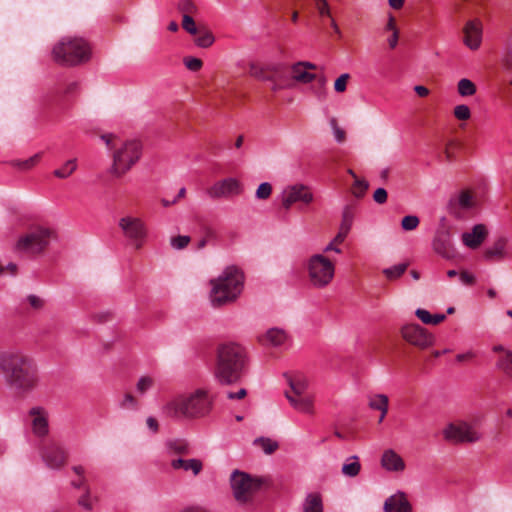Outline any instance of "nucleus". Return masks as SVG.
<instances>
[{
  "label": "nucleus",
  "instance_id": "1",
  "mask_svg": "<svg viewBox=\"0 0 512 512\" xmlns=\"http://www.w3.org/2000/svg\"><path fill=\"white\" fill-rule=\"evenodd\" d=\"M0 373L18 396L35 392L41 383V375L34 358L24 351L11 348L0 351Z\"/></svg>",
  "mask_w": 512,
  "mask_h": 512
},
{
  "label": "nucleus",
  "instance_id": "2",
  "mask_svg": "<svg viewBox=\"0 0 512 512\" xmlns=\"http://www.w3.org/2000/svg\"><path fill=\"white\" fill-rule=\"evenodd\" d=\"M213 397L206 388L177 393L160 408L161 414L172 420H194L208 416L213 409Z\"/></svg>",
  "mask_w": 512,
  "mask_h": 512
},
{
  "label": "nucleus",
  "instance_id": "3",
  "mask_svg": "<svg viewBox=\"0 0 512 512\" xmlns=\"http://www.w3.org/2000/svg\"><path fill=\"white\" fill-rule=\"evenodd\" d=\"M209 299L214 307L234 302L243 290V273L235 266L226 267L216 278L209 282Z\"/></svg>",
  "mask_w": 512,
  "mask_h": 512
},
{
  "label": "nucleus",
  "instance_id": "4",
  "mask_svg": "<svg viewBox=\"0 0 512 512\" xmlns=\"http://www.w3.org/2000/svg\"><path fill=\"white\" fill-rule=\"evenodd\" d=\"M101 139L109 149L113 150L111 173L116 177L125 175L142 156L143 146L137 139L117 142L113 134L102 135Z\"/></svg>",
  "mask_w": 512,
  "mask_h": 512
},
{
  "label": "nucleus",
  "instance_id": "5",
  "mask_svg": "<svg viewBox=\"0 0 512 512\" xmlns=\"http://www.w3.org/2000/svg\"><path fill=\"white\" fill-rule=\"evenodd\" d=\"M246 354L242 346L227 343L218 350L216 376L222 384L238 382L244 373Z\"/></svg>",
  "mask_w": 512,
  "mask_h": 512
},
{
  "label": "nucleus",
  "instance_id": "6",
  "mask_svg": "<svg viewBox=\"0 0 512 512\" xmlns=\"http://www.w3.org/2000/svg\"><path fill=\"white\" fill-rule=\"evenodd\" d=\"M52 55L61 65L75 66L90 59L91 48L83 38L63 37L54 45Z\"/></svg>",
  "mask_w": 512,
  "mask_h": 512
},
{
  "label": "nucleus",
  "instance_id": "7",
  "mask_svg": "<svg viewBox=\"0 0 512 512\" xmlns=\"http://www.w3.org/2000/svg\"><path fill=\"white\" fill-rule=\"evenodd\" d=\"M307 271L312 286L324 288L335 276V263L324 254H313L307 261Z\"/></svg>",
  "mask_w": 512,
  "mask_h": 512
},
{
  "label": "nucleus",
  "instance_id": "8",
  "mask_svg": "<svg viewBox=\"0 0 512 512\" xmlns=\"http://www.w3.org/2000/svg\"><path fill=\"white\" fill-rule=\"evenodd\" d=\"M54 238L55 233L52 229L36 226L18 239L15 249L19 252L38 254L44 251Z\"/></svg>",
  "mask_w": 512,
  "mask_h": 512
},
{
  "label": "nucleus",
  "instance_id": "9",
  "mask_svg": "<svg viewBox=\"0 0 512 512\" xmlns=\"http://www.w3.org/2000/svg\"><path fill=\"white\" fill-rule=\"evenodd\" d=\"M233 495L239 503L249 502L261 487V480L257 477L235 470L230 476Z\"/></svg>",
  "mask_w": 512,
  "mask_h": 512
},
{
  "label": "nucleus",
  "instance_id": "10",
  "mask_svg": "<svg viewBox=\"0 0 512 512\" xmlns=\"http://www.w3.org/2000/svg\"><path fill=\"white\" fill-rule=\"evenodd\" d=\"M444 439L452 443H475L481 439V433L475 425L466 421H455L447 424L443 430Z\"/></svg>",
  "mask_w": 512,
  "mask_h": 512
},
{
  "label": "nucleus",
  "instance_id": "11",
  "mask_svg": "<svg viewBox=\"0 0 512 512\" xmlns=\"http://www.w3.org/2000/svg\"><path fill=\"white\" fill-rule=\"evenodd\" d=\"M278 199L285 210H289L294 204L309 205L314 201V194L310 187L303 183L288 184L283 187Z\"/></svg>",
  "mask_w": 512,
  "mask_h": 512
},
{
  "label": "nucleus",
  "instance_id": "12",
  "mask_svg": "<svg viewBox=\"0 0 512 512\" xmlns=\"http://www.w3.org/2000/svg\"><path fill=\"white\" fill-rule=\"evenodd\" d=\"M119 227L135 249L143 247L148 236L146 224L138 217L126 216L119 220Z\"/></svg>",
  "mask_w": 512,
  "mask_h": 512
},
{
  "label": "nucleus",
  "instance_id": "13",
  "mask_svg": "<svg viewBox=\"0 0 512 512\" xmlns=\"http://www.w3.org/2000/svg\"><path fill=\"white\" fill-rule=\"evenodd\" d=\"M401 336L409 344L420 349L433 345L434 336L419 324H405L401 327Z\"/></svg>",
  "mask_w": 512,
  "mask_h": 512
},
{
  "label": "nucleus",
  "instance_id": "14",
  "mask_svg": "<svg viewBox=\"0 0 512 512\" xmlns=\"http://www.w3.org/2000/svg\"><path fill=\"white\" fill-rule=\"evenodd\" d=\"M242 192L243 185L234 177L219 180L207 190V194L212 199L229 198L240 195Z\"/></svg>",
  "mask_w": 512,
  "mask_h": 512
},
{
  "label": "nucleus",
  "instance_id": "15",
  "mask_svg": "<svg viewBox=\"0 0 512 512\" xmlns=\"http://www.w3.org/2000/svg\"><path fill=\"white\" fill-rule=\"evenodd\" d=\"M463 44L471 51H477L483 42V23L479 18L468 19L462 28Z\"/></svg>",
  "mask_w": 512,
  "mask_h": 512
},
{
  "label": "nucleus",
  "instance_id": "16",
  "mask_svg": "<svg viewBox=\"0 0 512 512\" xmlns=\"http://www.w3.org/2000/svg\"><path fill=\"white\" fill-rule=\"evenodd\" d=\"M45 465L53 470H58L66 463V453L55 443H50L43 447L41 452Z\"/></svg>",
  "mask_w": 512,
  "mask_h": 512
},
{
  "label": "nucleus",
  "instance_id": "17",
  "mask_svg": "<svg viewBox=\"0 0 512 512\" xmlns=\"http://www.w3.org/2000/svg\"><path fill=\"white\" fill-rule=\"evenodd\" d=\"M474 206L473 196L467 191H461L449 200L448 212L455 218H461L464 211L470 210Z\"/></svg>",
  "mask_w": 512,
  "mask_h": 512
},
{
  "label": "nucleus",
  "instance_id": "18",
  "mask_svg": "<svg viewBox=\"0 0 512 512\" xmlns=\"http://www.w3.org/2000/svg\"><path fill=\"white\" fill-rule=\"evenodd\" d=\"M33 433L38 437H44L49 432V413L42 406H35L29 410Z\"/></svg>",
  "mask_w": 512,
  "mask_h": 512
},
{
  "label": "nucleus",
  "instance_id": "19",
  "mask_svg": "<svg viewBox=\"0 0 512 512\" xmlns=\"http://www.w3.org/2000/svg\"><path fill=\"white\" fill-rule=\"evenodd\" d=\"M380 465L385 471L390 473H402L406 469L404 459L393 449L383 451Z\"/></svg>",
  "mask_w": 512,
  "mask_h": 512
},
{
  "label": "nucleus",
  "instance_id": "20",
  "mask_svg": "<svg viewBox=\"0 0 512 512\" xmlns=\"http://www.w3.org/2000/svg\"><path fill=\"white\" fill-rule=\"evenodd\" d=\"M488 235V230L484 224H476L471 231L464 232L461 235L462 243L469 249H477L481 246Z\"/></svg>",
  "mask_w": 512,
  "mask_h": 512
},
{
  "label": "nucleus",
  "instance_id": "21",
  "mask_svg": "<svg viewBox=\"0 0 512 512\" xmlns=\"http://www.w3.org/2000/svg\"><path fill=\"white\" fill-rule=\"evenodd\" d=\"M316 65L308 61H299L292 65L291 72L294 81L301 84H308L316 80V75L308 70H315Z\"/></svg>",
  "mask_w": 512,
  "mask_h": 512
},
{
  "label": "nucleus",
  "instance_id": "22",
  "mask_svg": "<svg viewBox=\"0 0 512 512\" xmlns=\"http://www.w3.org/2000/svg\"><path fill=\"white\" fill-rule=\"evenodd\" d=\"M291 406L298 412L312 415L314 413V397L308 393L299 396H292L291 393H285Z\"/></svg>",
  "mask_w": 512,
  "mask_h": 512
},
{
  "label": "nucleus",
  "instance_id": "23",
  "mask_svg": "<svg viewBox=\"0 0 512 512\" xmlns=\"http://www.w3.org/2000/svg\"><path fill=\"white\" fill-rule=\"evenodd\" d=\"M385 512H410L411 504L403 492H397L388 497L384 503Z\"/></svg>",
  "mask_w": 512,
  "mask_h": 512
},
{
  "label": "nucleus",
  "instance_id": "24",
  "mask_svg": "<svg viewBox=\"0 0 512 512\" xmlns=\"http://www.w3.org/2000/svg\"><path fill=\"white\" fill-rule=\"evenodd\" d=\"M287 339V334L283 329L270 328L259 338V341L264 346L280 347L286 344Z\"/></svg>",
  "mask_w": 512,
  "mask_h": 512
},
{
  "label": "nucleus",
  "instance_id": "25",
  "mask_svg": "<svg viewBox=\"0 0 512 512\" xmlns=\"http://www.w3.org/2000/svg\"><path fill=\"white\" fill-rule=\"evenodd\" d=\"M508 255V239L505 237L498 238L484 253V257L487 260L504 259Z\"/></svg>",
  "mask_w": 512,
  "mask_h": 512
},
{
  "label": "nucleus",
  "instance_id": "26",
  "mask_svg": "<svg viewBox=\"0 0 512 512\" xmlns=\"http://www.w3.org/2000/svg\"><path fill=\"white\" fill-rule=\"evenodd\" d=\"M171 467L174 470L182 469L185 472H192L194 476H197L203 469V463L201 460L196 458H177L171 461Z\"/></svg>",
  "mask_w": 512,
  "mask_h": 512
},
{
  "label": "nucleus",
  "instance_id": "27",
  "mask_svg": "<svg viewBox=\"0 0 512 512\" xmlns=\"http://www.w3.org/2000/svg\"><path fill=\"white\" fill-rule=\"evenodd\" d=\"M432 246L434 251L442 257L449 258L451 256V241L450 234L448 232L437 235Z\"/></svg>",
  "mask_w": 512,
  "mask_h": 512
},
{
  "label": "nucleus",
  "instance_id": "28",
  "mask_svg": "<svg viewBox=\"0 0 512 512\" xmlns=\"http://www.w3.org/2000/svg\"><path fill=\"white\" fill-rule=\"evenodd\" d=\"M290 391L292 396L306 394L309 385L308 379L303 375H295L289 378Z\"/></svg>",
  "mask_w": 512,
  "mask_h": 512
},
{
  "label": "nucleus",
  "instance_id": "29",
  "mask_svg": "<svg viewBox=\"0 0 512 512\" xmlns=\"http://www.w3.org/2000/svg\"><path fill=\"white\" fill-rule=\"evenodd\" d=\"M361 471V464L357 455L349 456L342 465L341 472L346 477H356Z\"/></svg>",
  "mask_w": 512,
  "mask_h": 512
},
{
  "label": "nucleus",
  "instance_id": "30",
  "mask_svg": "<svg viewBox=\"0 0 512 512\" xmlns=\"http://www.w3.org/2000/svg\"><path fill=\"white\" fill-rule=\"evenodd\" d=\"M195 36L194 43L199 48H209L215 42L214 34L207 28H200Z\"/></svg>",
  "mask_w": 512,
  "mask_h": 512
},
{
  "label": "nucleus",
  "instance_id": "31",
  "mask_svg": "<svg viewBox=\"0 0 512 512\" xmlns=\"http://www.w3.org/2000/svg\"><path fill=\"white\" fill-rule=\"evenodd\" d=\"M303 511L304 512H322L323 504L320 494L318 493H310L305 498L303 503Z\"/></svg>",
  "mask_w": 512,
  "mask_h": 512
},
{
  "label": "nucleus",
  "instance_id": "32",
  "mask_svg": "<svg viewBox=\"0 0 512 512\" xmlns=\"http://www.w3.org/2000/svg\"><path fill=\"white\" fill-rule=\"evenodd\" d=\"M496 367L508 378L512 379V351L506 350L496 363Z\"/></svg>",
  "mask_w": 512,
  "mask_h": 512
},
{
  "label": "nucleus",
  "instance_id": "33",
  "mask_svg": "<svg viewBox=\"0 0 512 512\" xmlns=\"http://www.w3.org/2000/svg\"><path fill=\"white\" fill-rule=\"evenodd\" d=\"M42 157V153H36L25 160H12L10 165L20 171H27L36 166Z\"/></svg>",
  "mask_w": 512,
  "mask_h": 512
},
{
  "label": "nucleus",
  "instance_id": "34",
  "mask_svg": "<svg viewBox=\"0 0 512 512\" xmlns=\"http://www.w3.org/2000/svg\"><path fill=\"white\" fill-rule=\"evenodd\" d=\"M77 167V159H69L60 168L54 170L53 174L59 179H66L76 171Z\"/></svg>",
  "mask_w": 512,
  "mask_h": 512
},
{
  "label": "nucleus",
  "instance_id": "35",
  "mask_svg": "<svg viewBox=\"0 0 512 512\" xmlns=\"http://www.w3.org/2000/svg\"><path fill=\"white\" fill-rule=\"evenodd\" d=\"M165 447L168 453L188 454L189 445L185 440L169 439L165 442Z\"/></svg>",
  "mask_w": 512,
  "mask_h": 512
},
{
  "label": "nucleus",
  "instance_id": "36",
  "mask_svg": "<svg viewBox=\"0 0 512 512\" xmlns=\"http://www.w3.org/2000/svg\"><path fill=\"white\" fill-rule=\"evenodd\" d=\"M415 315L424 323V324H431V325H437L444 321L446 316L444 314H435L431 315L429 311L418 308L415 311Z\"/></svg>",
  "mask_w": 512,
  "mask_h": 512
},
{
  "label": "nucleus",
  "instance_id": "37",
  "mask_svg": "<svg viewBox=\"0 0 512 512\" xmlns=\"http://www.w3.org/2000/svg\"><path fill=\"white\" fill-rule=\"evenodd\" d=\"M457 92L461 97H471L476 94V85L468 78H462L457 83Z\"/></svg>",
  "mask_w": 512,
  "mask_h": 512
},
{
  "label": "nucleus",
  "instance_id": "38",
  "mask_svg": "<svg viewBox=\"0 0 512 512\" xmlns=\"http://www.w3.org/2000/svg\"><path fill=\"white\" fill-rule=\"evenodd\" d=\"M389 399L384 394H376L370 397L369 407L374 410H379L384 414L388 412Z\"/></svg>",
  "mask_w": 512,
  "mask_h": 512
},
{
  "label": "nucleus",
  "instance_id": "39",
  "mask_svg": "<svg viewBox=\"0 0 512 512\" xmlns=\"http://www.w3.org/2000/svg\"><path fill=\"white\" fill-rule=\"evenodd\" d=\"M250 73L257 79L272 82L271 89L273 91H278L286 87L285 85L277 83L272 76L266 75L262 69L256 68L255 66H251Z\"/></svg>",
  "mask_w": 512,
  "mask_h": 512
},
{
  "label": "nucleus",
  "instance_id": "40",
  "mask_svg": "<svg viewBox=\"0 0 512 512\" xmlns=\"http://www.w3.org/2000/svg\"><path fill=\"white\" fill-rule=\"evenodd\" d=\"M254 445L262 449L266 454H271L278 448V443L276 441L264 437L255 439Z\"/></svg>",
  "mask_w": 512,
  "mask_h": 512
},
{
  "label": "nucleus",
  "instance_id": "41",
  "mask_svg": "<svg viewBox=\"0 0 512 512\" xmlns=\"http://www.w3.org/2000/svg\"><path fill=\"white\" fill-rule=\"evenodd\" d=\"M354 221V213L351 208L345 207L342 211V220L339 229L349 233Z\"/></svg>",
  "mask_w": 512,
  "mask_h": 512
},
{
  "label": "nucleus",
  "instance_id": "42",
  "mask_svg": "<svg viewBox=\"0 0 512 512\" xmlns=\"http://www.w3.org/2000/svg\"><path fill=\"white\" fill-rule=\"evenodd\" d=\"M154 386V379L151 376H141L136 383V391L140 396L145 395Z\"/></svg>",
  "mask_w": 512,
  "mask_h": 512
},
{
  "label": "nucleus",
  "instance_id": "43",
  "mask_svg": "<svg viewBox=\"0 0 512 512\" xmlns=\"http://www.w3.org/2000/svg\"><path fill=\"white\" fill-rule=\"evenodd\" d=\"M369 187L368 182L365 179L356 178L352 185L351 193L356 198H362Z\"/></svg>",
  "mask_w": 512,
  "mask_h": 512
},
{
  "label": "nucleus",
  "instance_id": "44",
  "mask_svg": "<svg viewBox=\"0 0 512 512\" xmlns=\"http://www.w3.org/2000/svg\"><path fill=\"white\" fill-rule=\"evenodd\" d=\"M406 269H407V264L400 263V264H396L394 266L385 268L383 270V273L388 279L392 280V279H396V278L400 277L406 271Z\"/></svg>",
  "mask_w": 512,
  "mask_h": 512
},
{
  "label": "nucleus",
  "instance_id": "45",
  "mask_svg": "<svg viewBox=\"0 0 512 512\" xmlns=\"http://www.w3.org/2000/svg\"><path fill=\"white\" fill-rule=\"evenodd\" d=\"M119 406L126 410H137L139 408V402L132 394L127 393L123 396Z\"/></svg>",
  "mask_w": 512,
  "mask_h": 512
},
{
  "label": "nucleus",
  "instance_id": "46",
  "mask_svg": "<svg viewBox=\"0 0 512 512\" xmlns=\"http://www.w3.org/2000/svg\"><path fill=\"white\" fill-rule=\"evenodd\" d=\"M453 114L456 119L466 121L471 117V110L468 105L459 104L454 107Z\"/></svg>",
  "mask_w": 512,
  "mask_h": 512
},
{
  "label": "nucleus",
  "instance_id": "47",
  "mask_svg": "<svg viewBox=\"0 0 512 512\" xmlns=\"http://www.w3.org/2000/svg\"><path fill=\"white\" fill-rule=\"evenodd\" d=\"M329 124L332 129L335 141L338 143L344 142L346 133L341 127H339L337 120L335 118H331Z\"/></svg>",
  "mask_w": 512,
  "mask_h": 512
},
{
  "label": "nucleus",
  "instance_id": "48",
  "mask_svg": "<svg viewBox=\"0 0 512 512\" xmlns=\"http://www.w3.org/2000/svg\"><path fill=\"white\" fill-rule=\"evenodd\" d=\"M182 27L186 32H188L191 35H196L199 31L195 24L194 19L188 14H184L182 17Z\"/></svg>",
  "mask_w": 512,
  "mask_h": 512
},
{
  "label": "nucleus",
  "instance_id": "49",
  "mask_svg": "<svg viewBox=\"0 0 512 512\" xmlns=\"http://www.w3.org/2000/svg\"><path fill=\"white\" fill-rule=\"evenodd\" d=\"M272 193V185L269 182L261 183L255 193V197L259 200L268 199Z\"/></svg>",
  "mask_w": 512,
  "mask_h": 512
},
{
  "label": "nucleus",
  "instance_id": "50",
  "mask_svg": "<svg viewBox=\"0 0 512 512\" xmlns=\"http://www.w3.org/2000/svg\"><path fill=\"white\" fill-rule=\"evenodd\" d=\"M419 218L415 215H407L401 221V227L405 231H411L418 227Z\"/></svg>",
  "mask_w": 512,
  "mask_h": 512
},
{
  "label": "nucleus",
  "instance_id": "51",
  "mask_svg": "<svg viewBox=\"0 0 512 512\" xmlns=\"http://www.w3.org/2000/svg\"><path fill=\"white\" fill-rule=\"evenodd\" d=\"M183 63L188 70L193 72L199 71L203 66L201 59L192 56L185 57Z\"/></svg>",
  "mask_w": 512,
  "mask_h": 512
},
{
  "label": "nucleus",
  "instance_id": "52",
  "mask_svg": "<svg viewBox=\"0 0 512 512\" xmlns=\"http://www.w3.org/2000/svg\"><path fill=\"white\" fill-rule=\"evenodd\" d=\"M350 75L348 73L341 74L334 82V90L337 93H343L347 89L348 80Z\"/></svg>",
  "mask_w": 512,
  "mask_h": 512
},
{
  "label": "nucleus",
  "instance_id": "53",
  "mask_svg": "<svg viewBox=\"0 0 512 512\" xmlns=\"http://www.w3.org/2000/svg\"><path fill=\"white\" fill-rule=\"evenodd\" d=\"M190 242V237L186 235H179L176 237H172L170 240L171 246L176 249L180 250L185 248Z\"/></svg>",
  "mask_w": 512,
  "mask_h": 512
},
{
  "label": "nucleus",
  "instance_id": "54",
  "mask_svg": "<svg viewBox=\"0 0 512 512\" xmlns=\"http://www.w3.org/2000/svg\"><path fill=\"white\" fill-rule=\"evenodd\" d=\"M316 79L318 82V88L315 90L314 93L319 100H323L327 96V92H326L327 80L324 76H321L319 78L316 77Z\"/></svg>",
  "mask_w": 512,
  "mask_h": 512
},
{
  "label": "nucleus",
  "instance_id": "55",
  "mask_svg": "<svg viewBox=\"0 0 512 512\" xmlns=\"http://www.w3.org/2000/svg\"><path fill=\"white\" fill-rule=\"evenodd\" d=\"M315 8L318 10L321 16H331L330 7L327 0H314Z\"/></svg>",
  "mask_w": 512,
  "mask_h": 512
},
{
  "label": "nucleus",
  "instance_id": "56",
  "mask_svg": "<svg viewBox=\"0 0 512 512\" xmlns=\"http://www.w3.org/2000/svg\"><path fill=\"white\" fill-rule=\"evenodd\" d=\"M388 194L384 188H378L374 191L373 200L378 204H384L387 201Z\"/></svg>",
  "mask_w": 512,
  "mask_h": 512
},
{
  "label": "nucleus",
  "instance_id": "57",
  "mask_svg": "<svg viewBox=\"0 0 512 512\" xmlns=\"http://www.w3.org/2000/svg\"><path fill=\"white\" fill-rule=\"evenodd\" d=\"M78 503L82 508L86 510H91L93 508V502L88 490L83 496L79 498Z\"/></svg>",
  "mask_w": 512,
  "mask_h": 512
},
{
  "label": "nucleus",
  "instance_id": "58",
  "mask_svg": "<svg viewBox=\"0 0 512 512\" xmlns=\"http://www.w3.org/2000/svg\"><path fill=\"white\" fill-rule=\"evenodd\" d=\"M27 301L29 305L34 309H41L44 305L43 299L34 294L27 296Z\"/></svg>",
  "mask_w": 512,
  "mask_h": 512
},
{
  "label": "nucleus",
  "instance_id": "59",
  "mask_svg": "<svg viewBox=\"0 0 512 512\" xmlns=\"http://www.w3.org/2000/svg\"><path fill=\"white\" fill-rule=\"evenodd\" d=\"M179 8L184 14L188 15L196 10V6L191 0H182L179 4Z\"/></svg>",
  "mask_w": 512,
  "mask_h": 512
},
{
  "label": "nucleus",
  "instance_id": "60",
  "mask_svg": "<svg viewBox=\"0 0 512 512\" xmlns=\"http://www.w3.org/2000/svg\"><path fill=\"white\" fill-rule=\"evenodd\" d=\"M329 252H335L336 254H340L342 252L340 246H338L336 243H334L333 240H331L322 250L321 254L326 255Z\"/></svg>",
  "mask_w": 512,
  "mask_h": 512
},
{
  "label": "nucleus",
  "instance_id": "61",
  "mask_svg": "<svg viewBox=\"0 0 512 512\" xmlns=\"http://www.w3.org/2000/svg\"><path fill=\"white\" fill-rule=\"evenodd\" d=\"M459 280L464 285H472L475 282V277L469 272H462L459 275Z\"/></svg>",
  "mask_w": 512,
  "mask_h": 512
},
{
  "label": "nucleus",
  "instance_id": "62",
  "mask_svg": "<svg viewBox=\"0 0 512 512\" xmlns=\"http://www.w3.org/2000/svg\"><path fill=\"white\" fill-rule=\"evenodd\" d=\"M475 356H476L475 352H473L472 350H469L465 353L458 354L456 356V360L458 362H467V361L472 360Z\"/></svg>",
  "mask_w": 512,
  "mask_h": 512
},
{
  "label": "nucleus",
  "instance_id": "63",
  "mask_svg": "<svg viewBox=\"0 0 512 512\" xmlns=\"http://www.w3.org/2000/svg\"><path fill=\"white\" fill-rule=\"evenodd\" d=\"M146 424H147V427L149 428V430H151L153 433L158 432V429H159L158 422L154 417L149 416L146 419Z\"/></svg>",
  "mask_w": 512,
  "mask_h": 512
},
{
  "label": "nucleus",
  "instance_id": "64",
  "mask_svg": "<svg viewBox=\"0 0 512 512\" xmlns=\"http://www.w3.org/2000/svg\"><path fill=\"white\" fill-rule=\"evenodd\" d=\"M349 233L344 232L339 229L338 233L335 235V237L332 239L334 243H336L338 246H340L346 239L347 235Z\"/></svg>",
  "mask_w": 512,
  "mask_h": 512
}]
</instances>
